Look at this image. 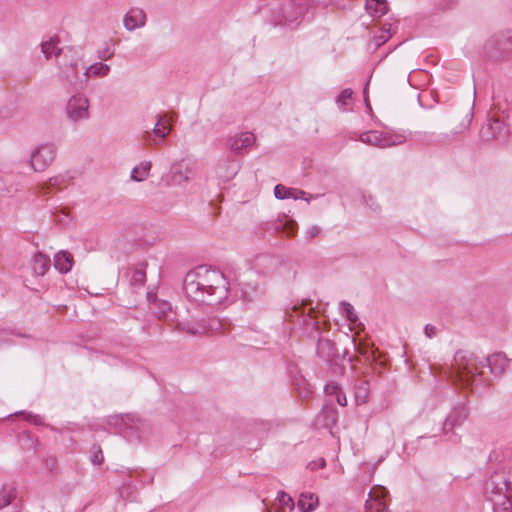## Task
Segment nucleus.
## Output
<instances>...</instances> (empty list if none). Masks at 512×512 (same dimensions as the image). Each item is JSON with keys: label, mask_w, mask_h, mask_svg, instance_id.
<instances>
[{"label": "nucleus", "mask_w": 512, "mask_h": 512, "mask_svg": "<svg viewBox=\"0 0 512 512\" xmlns=\"http://www.w3.org/2000/svg\"><path fill=\"white\" fill-rule=\"evenodd\" d=\"M353 91L349 88H346L341 91L338 95L336 102L340 107H345L348 104V101L352 99Z\"/></svg>", "instance_id": "obj_34"}, {"label": "nucleus", "mask_w": 512, "mask_h": 512, "mask_svg": "<svg viewBox=\"0 0 512 512\" xmlns=\"http://www.w3.org/2000/svg\"><path fill=\"white\" fill-rule=\"evenodd\" d=\"M168 121V116L165 114L157 116V121L154 128L152 129V132L155 136L159 137L160 139H164L170 133L171 129L166 125Z\"/></svg>", "instance_id": "obj_23"}, {"label": "nucleus", "mask_w": 512, "mask_h": 512, "mask_svg": "<svg viewBox=\"0 0 512 512\" xmlns=\"http://www.w3.org/2000/svg\"><path fill=\"white\" fill-rule=\"evenodd\" d=\"M478 368L476 357L468 351L460 350L454 356L451 376L466 387L473 389L474 386L482 384Z\"/></svg>", "instance_id": "obj_4"}, {"label": "nucleus", "mask_w": 512, "mask_h": 512, "mask_svg": "<svg viewBox=\"0 0 512 512\" xmlns=\"http://www.w3.org/2000/svg\"><path fill=\"white\" fill-rule=\"evenodd\" d=\"M341 307L343 314L346 316L349 322L352 324L356 323L358 320V316L355 313L353 306L348 302H342Z\"/></svg>", "instance_id": "obj_32"}, {"label": "nucleus", "mask_w": 512, "mask_h": 512, "mask_svg": "<svg viewBox=\"0 0 512 512\" xmlns=\"http://www.w3.org/2000/svg\"><path fill=\"white\" fill-rule=\"evenodd\" d=\"M157 136L154 135L152 131H146L143 135V140L148 146H154L159 143V141L156 139Z\"/></svg>", "instance_id": "obj_39"}, {"label": "nucleus", "mask_w": 512, "mask_h": 512, "mask_svg": "<svg viewBox=\"0 0 512 512\" xmlns=\"http://www.w3.org/2000/svg\"><path fill=\"white\" fill-rule=\"evenodd\" d=\"M468 411L464 406H457L451 410V412L446 417L442 431L444 434H448L453 432V430L457 427H460L467 419Z\"/></svg>", "instance_id": "obj_10"}, {"label": "nucleus", "mask_w": 512, "mask_h": 512, "mask_svg": "<svg viewBox=\"0 0 512 512\" xmlns=\"http://www.w3.org/2000/svg\"><path fill=\"white\" fill-rule=\"evenodd\" d=\"M146 24L145 12L137 7L131 8L124 16L123 25L128 31L141 28Z\"/></svg>", "instance_id": "obj_11"}, {"label": "nucleus", "mask_w": 512, "mask_h": 512, "mask_svg": "<svg viewBox=\"0 0 512 512\" xmlns=\"http://www.w3.org/2000/svg\"><path fill=\"white\" fill-rule=\"evenodd\" d=\"M53 264L60 273H67L72 268L73 257L66 251H60L55 254Z\"/></svg>", "instance_id": "obj_17"}, {"label": "nucleus", "mask_w": 512, "mask_h": 512, "mask_svg": "<svg viewBox=\"0 0 512 512\" xmlns=\"http://www.w3.org/2000/svg\"><path fill=\"white\" fill-rule=\"evenodd\" d=\"M110 72V66L101 62H97L89 66L84 71V80L86 83L91 76L104 77Z\"/></svg>", "instance_id": "obj_20"}, {"label": "nucleus", "mask_w": 512, "mask_h": 512, "mask_svg": "<svg viewBox=\"0 0 512 512\" xmlns=\"http://www.w3.org/2000/svg\"><path fill=\"white\" fill-rule=\"evenodd\" d=\"M273 227L276 230L283 231L284 233H286L289 236H293L297 232V229H298L297 223L294 220L289 219L285 215L283 217L279 218L274 223Z\"/></svg>", "instance_id": "obj_21"}, {"label": "nucleus", "mask_w": 512, "mask_h": 512, "mask_svg": "<svg viewBox=\"0 0 512 512\" xmlns=\"http://www.w3.org/2000/svg\"><path fill=\"white\" fill-rule=\"evenodd\" d=\"M64 184H65V178L62 176H56V177L50 178L45 183L37 185V187L35 189H36L37 194L45 195L46 193H48L50 188H53V187L60 188Z\"/></svg>", "instance_id": "obj_24"}, {"label": "nucleus", "mask_w": 512, "mask_h": 512, "mask_svg": "<svg viewBox=\"0 0 512 512\" xmlns=\"http://www.w3.org/2000/svg\"><path fill=\"white\" fill-rule=\"evenodd\" d=\"M57 36L50 37L41 43V50L46 59L54 57L60 77L73 85L79 80V51L72 46L60 47Z\"/></svg>", "instance_id": "obj_2"}, {"label": "nucleus", "mask_w": 512, "mask_h": 512, "mask_svg": "<svg viewBox=\"0 0 512 512\" xmlns=\"http://www.w3.org/2000/svg\"><path fill=\"white\" fill-rule=\"evenodd\" d=\"M177 330L191 336H201L206 333L205 323L203 320H184L177 323Z\"/></svg>", "instance_id": "obj_14"}, {"label": "nucleus", "mask_w": 512, "mask_h": 512, "mask_svg": "<svg viewBox=\"0 0 512 512\" xmlns=\"http://www.w3.org/2000/svg\"><path fill=\"white\" fill-rule=\"evenodd\" d=\"M191 173V169L183 160L177 161L171 165L166 182L168 185H181L190 180Z\"/></svg>", "instance_id": "obj_8"}, {"label": "nucleus", "mask_w": 512, "mask_h": 512, "mask_svg": "<svg viewBox=\"0 0 512 512\" xmlns=\"http://www.w3.org/2000/svg\"><path fill=\"white\" fill-rule=\"evenodd\" d=\"M304 306H305L304 303H302L300 306L294 305L293 310H294V312H296L301 309L302 310L301 315L304 316L303 323L306 325H309L310 323L308 321L312 320L311 313L313 312V308H309L307 315H305Z\"/></svg>", "instance_id": "obj_38"}, {"label": "nucleus", "mask_w": 512, "mask_h": 512, "mask_svg": "<svg viewBox=\"0 0 512 512\" xmlns=\"http://www.w3.org/2000/svg\"><path fill=\"white\" fill-rule=\"evenodd\" d=\"M311 325H313V326H317V325H318V323H317V322H313V323H311Z\"/></svg>", "instance_id": "obj_52"}, {"label": "nucleus", "mask_w": 512, "mask_h": 512, "mask_svg": "<svg viewBox=\"0 0 512 512\" xmlns=\"http://www.w3.org/2000/svg\"><path fill=\"white\" fill-rule=\"evenodd\" d=\"M256 141V137L251 132H242L238 135L232 136L228 139L227 144L229 148L236 152L240 153L244 149L252 146Z\"/></svg>", "instance_id": "obj_12"}, {"label": "nucleus", "mask_w": 512, "mask_h": 512, "mask_svg": "<svg viewBox=\"0 0 512 512\" xmlns=\"http://www.w3.org/2000/svg\"><path fill=\"white\" fill-rule=\"evenodd\" d=\"M183 291L192 301L218 304L227 298L229 283L220 270L198 266L186 274Z\"/></svg>", "instance_id": "obj_1"}, {"label": "nucleus", "mask_w": 512, "mask_h": 512, "mask_svg": "<svg viewBox=\"0 0 512 512\" xmlns=\"http://www.w3.org/2000/svg\"><path fill=\"white\" fill-rule=\"evenodd\" d=\"M16 498V489L12 486H3L0 490V509L10 505Z\"/></svg>", "instance_id": "obj_25"}, {"label": "nucleus", "mask_w": 512, "mask_h": 512, "mask_svg": "<svg viewBox=\"0 0 512 512\" xmlns=\"http://www.w3.org/2000/svg\"><path fill=\"white\" fill-rule=\"evenodd\" d=\"M56 151L54 144H42L38 146L30 157L32 169L36 172L44 171L53 162Z\"/></svg>", "instance_id": "obj_6"}, {"label": "nucleus", "mask_w": 512, "mask_h": 512, "mask_svg": "<svg viewBox=\"0 0 512 512\" xmlns=\"http://www.w3.org/2000/svg\"><path fill=\"white\" fill-rule=\"evenodd\" d=\"M333 344L328 339H320L317 344V351L318 353L323 357H330L332 354L328 352L327 354H324V349H332Z\"/></svg>", "instance_id": "obj_36"}, {"label": "nucleus", "mask_w": 512, "mask_h": 512, "mask_svg": "<svg viewBox=\"0 0 512 512\" xmlns=\"http://www.w3.org/2000/svg\"><path fill=\"white\" fill-rule=\"evenodd\" d=\"M340 391V387L335 383L327 384L325 386V393L329 396H336Z\"/></svg>", "instance_id": "obj_41"}, {"label": "nucleus", "mask_w": 512, "mask_h": 512, "mask_svg": "<svg viewBox=\"0 0 512 512\" xmlns=\"http://www.w3.org/2000/svg\"><path fill=\"white\" fill-rule=\"evenodd\" d=\"M376 512H391L386 506L385 504L383 505H380L378 507L375 508Z\"/></svg>", "instance_id": "obj_49"}, {"label": "nucleus", "mask_w": 512, "mask_h": 512, "mask_svg": "<svg viewBox=\"0 0 512 512\" xmlns=\"http://www.w3.org/2000/svg\"><path fill=\"white\" fill-rule=\"evenodd\" d=\"M26 419H27V421L32 422V423L37 424V425L43 423L42 418L40 416L33 415L31 413L27 414Z\"/></svg>", "instance_id": "obj_44"}, {"label": "nucleus", "mask_w": 512, "mask_h": 512, "mask_svg": "<svg viewBox=\"0 0 512 512\" xmlns=\"http://www.w3.org/2000/svg\"><path fill=\"white\" fill-rule=\"evenodd\" d=\"M486 364L490 367L491 372L500 374L505 371L508 365V360L503 353H495L486 358Z\"/></svg>", "instance_id": "obj_18"}, {"label": "nucleus", "mask_w": 512, "mask_h": 512, "mask_svg": "<svg viewBox=\"0 0 512 512\" xmlns=\"http://www.w3.org/2000/svg\"><path fill=\"white\" fill-rule=\"evenodd\" d=\"M90 101L83 93L73 94L67 101L65 112L69 121L78 123L90 118Z\"/></svg>", "instance_id": "obj_5"}, {"label": "nucleus", "mask_w": 512, "mask_h": 512, "mask_svg": "<svg viewBox=\"0 0 512 512\" xmlns=\"http://www.w3.org/2000/svg\"><path fill=\"white\" fill-rule=\"evenodd\" d=\"M151 166L152 164L150 161L141 162L132 169L130 178L137 182L144 181L149 176Z\"/></svg>", "instance_id": "obj_22"}, {"label": "nucleus", "mask_w": 512, "mask_h": 512, "mask_svg": "<svg viewBox=\"0 0 512 512\" xmlns=\"http://www.w3.org/2000/svg\"><path fill=\"white\" fill-rule=\"evenodd\" d=\"M360 141L365 144L385 148L401 145L404 143L405 138L402 135H391L380 131H368L361 134Z\"/></svg>", "instance_id": "obj_7"}, {"label": "nucleus", "mask_w": 512, "mask_h": 512, "mask_svg": "<svg viewBox=\"0 0 512 512\" xmlns=\"http://www.w3.org/2000/svg\"><path fill=\"white\" fill-rule=\"evenodd\" d=\"M303 14V9L300 8L299 11L295 14V16L291 17L290 15H288V11L285 10V19H284V24L287 25V26H290V27H294L295 25L298 24L299 22V19L300 17L302 16Z\"/></svg>", "instance_id": "obj_35"}, {"label": "nucleus", "mask_w": 512, "mask_h": 512, "mask_svg": "<svg viewBox=\"0 0 512 512\" xmlns=\"http://www.w3.org/2000/svg\"><path fill=\"white\" fill-rule=\"evenodd\" d=\"M288 198H292L295 200L302 199L309 203L315 197L306 193L305 191H303L301 189L290 188V191H288Z\"/></svg>", "instance_id": "obj_29"}, {"label": "nucleus", "mask_w": 512, "mask_h": 512, "mask_svg": "<svg viewBox=\"0 0 512 512\" xmlns=\"http://www.w3.org/2000/svg\"><path fill=\"white\" fill-rule=\"evenodd\" d=\"M321 233V228L317 225H312L307 228L306 236L308 239H313Z\"/></svg>", "instance_id": "obj_40"}, {"label": "nucleus", "mask_w": 512, "mask_h": 512, "mask_svg": "<svg viewBox=\"0 0 512 512\" xmlns=\"http://www.w3.org/2000/svg\"><path fill=\"white\" fill-rule=\"evenodd\" d=\"M485 493L495 511L509 512L512 500V467L491 474L485 483Z\"/></svg>", "instance_id": "obj_3"}, {"label": "nucleus", "mask_w": 512, "mask_h": 512, "mask_svg": "<svg viewBox=\"0 0 512 512\" xmlns=\"http://www.w3.org/2000/svg\"><path fill=\"white\" fill-rule=\"evenodd\" d=\"M319 504L318 496L311 492H303L297 502V507L301 512H312Z\"/></svg>", "instance_id": "obj_16"}, {"label": "nucleus", "mask_w": 512, "mask_h": 512, "mask_svg": "<svg viewBox=\"0 0 512 512\" xmlns=\"http://www.w3.org/2000/svg\"><path fill=\"white\" fill-rule=\"evenodd\" d=\"M424 333L428 338H432L437 335V329L436 327L427 324L424 328Z\"/></svg>", "instance_id": "obj_43"}, {"label": "nucleus", "mask_w": 512, "mask_h": 512, "mask_svg": "<svg viewBox=\"0 0 512 512\" xmlns=\"http://www.w3.org/2000/svg\"><path fill=\"white\" fill-rule=\"evenodd\" d=\"M472 119V112L467 111L465 115L461 119H459V123L457 126H455L449 133H444L440 135L439 142L449 144L459 139V137L469 129Z\"/></svg>", "instance_id": "obj_9"}, {"label": "nucleus", "mask_w": 512, "mask_h": 512, "mask_svg": "<svg viewBox=\"0 0 512 512\" xmlns=\"http://www.w3.org/2000/svg\"><path fill=\"white\" fill-rule=\"evenodd\" d=\"M281 512H291L294 509L295 503L291 496L287 493L280 491L277 496Z\"/></svg>", "instance_id": "obj_26"}, {"label": "nucleus", "mask_w": 512, "mask_h": 512, "mask_svg": "<svg viewBox=\"0 0 512 512\" xmlns=\"http://www.w3.org/2000/svg\"><path fill=\"white\" fill-rule=\"evenodd\" d=\"M288 191H290V188H287L282 184H278L274 188V195L277 199H287Z\"/></svg>", "instance_id": "obj_37"}, {"label": "nucleus", "mask_w": 512, "mask_h": 512, "mask_svg": "<svg viewBox=\"0 0 512 512\" xmlns=\"http://www.w3.org/2000/svg\"><path fill=\"white\" fill-rule=\"evenodd\" d=\"M504 132V127L501 121L497 118L488 120V122L481 128L480 137L484 141L498 139Z\"/></svg>", "instance_id": "obj_13"}, {"label": "nucleus", "mask_w": 512, "mask_h": 512, "mask_svg": "<svg viewBox=\"0 0 512 512\" xmlns=\"http://www.w3.org/2000/svg\"><path fill=\"white\" fill-rule=\"evenodd\" d=\"M30 266L33 274L43 276L50 268V259L42 253H36L31 259Z\"/></svg>", "instance_id": "obj_15"}, {"label": "nucleus", "mask_w": 512, "mask_h": 512, "mask_svg": "<svg viewBox=\"0 0 512 512\" xmlns=\"http://www.w3.org/2000/svg\"><path fill=\"white\" fill-rule=\"evenodd\" d=\"M369 201H371L370 203L367 201V204L370 205V207L373 209V210H377L378 209V205L375 203L374 199L369 196Z\"/></svg>", "instance_id": "obj_48"}, {"label": "nucleus", "mask_w": 512, "mask_h": 512, "mask_svg": "<svg viewBox=\"0 0 512 512\" xmlns=\"http://www.w3.org/2000/svg\"><path fill=\"white\" fill-rule=\"evenodd\" d=\"M207 332H220L222 329V322L217 318H209L203 320Z\"/></svg>", "instance_id": "obj_33"}, {"label": "nucleus", "mask_w": 512, "mask_h": 512, "mask_svg": "<svg viewBox=\"0 0 512 512\" xmlns=\"http://www.w3.org/2000/svg\"><path fill=\"white\" fill-rule=\"evenodd\" d=\"M155 314L161 319L167 317L168 313L171 312L172 306L167 301H158L155 303Z\"/></svg>", "instance_id": "obj_28"}, {"label": "nucleus", "mask_w": 512, "mask_h": 512, "mask_svg": "<svg viewBox=\"0 0 512 512\" xmlns=\"http://www.w3.org/2000/svg\"><path fill=\"white\" fill-rule=\"evenodd\" d=\"M365 9L373 18H380L388 11L386 0H367Z\"/></svg>", "instance_id": "obj_19"}, {"label": "nucleus", "mask_w": 512, "mask_h": 512, "mask_svg": "<svg viewBox=\"0 0 512 512\" xmlns=\"http://www.w3.org/2000/svg\"><path fill=\"white\" fill-rule=\"evenodd\" d=\"M146 281V273L143 269H136L131 276V285L134 287H141Z\"/></svg>", "instance_id": "obj_30"}, {"label": "nucleus", "mask_w": 512, "mask_h": 512, "mask_svg": "<svg viewBox=\"0 0 512 512\" xmlns=\"http://www.w3.org/2000/svg\"><path fill=\"white\" fill-rule=\"evenodd\" d=\"M372 500L373 499H371L369 497V499L366 501V503H365V511L366 512H374V507H373Z\"/></svg>", "instance_id": "obj_47"}, {"label": "nucleus", "mask_w": 512, "mask_h": 512, "mask_svg": "<svg viewBox=\"0 0 512 512\" xmlns=\"http://www.w3.org/2000/svg\"><path fill=\"white\" fill-rule=\"evenodd\" d=\"M336 397V401L339 405L341 406H346L347 404V398H346V395L344 393H342L341 391L335 396Z\"/></svg>", "instance_id": "obj_45"}, {"label": "nucleus", "mask_w": 512, "mask_h": 512, "mask_svg": "<svg viewBox=\"0 0 512 512\" xmlns=\"http://www.w3.org/2000/svg\"><path fill=\"white\" fill-rule=\"evenodd\" d=\"M326 465V461L324 459L320 460V466L323 468Z\"/></svg>", "instance_id": "obj_50"}, {"label": "nucleus", "mask_w": 512, "mask_h": 512, "mask_svg": "<svg viewBox=\"0 0 512 512\" xmlns=\"http://www.w3.org/2000/svg\"><path fill=\"white\" fill-rule=\"evenodd\" d=\"M113 56V51H111L109 48H105L103 51L100 52L99 58L107 60Z\"/></svg>", "instance_id": "obj_46"}, {"label": "nucleus", "mask_w": 512, "mask_h": 512, "mask_svg": "<svg viewBox=\"0 0 512 512\" xmlns=\"http://www.w3.org/2000/svg\"><path fill=\"white\" fill-rule=\"evenodd\" d=\"M367 397H368L367 383L366 382H362L357 387L356 392H355V399H356L357 404H364V403H366Z\"/></svg>", "instance_id": "obj_31"}, {"label": "nucleus", "mask_w": 512, "mask_h": 512, "mask_svg": "<svg viewBox=\"0 0 512 512\" xmlns=\"http://www.w3.org/2000/svg\"><path fill=\"white\" fill-rule=\"evenodd\" d=\"M104 460L103 453L101 449H98L94 454L92 455L91 461L93 464L100 465Z\"/></svg>", "instance_id": "obj_42"}, {"label": "nucleus", "mask_w": 512, "mask_h": 512, "mask_svg": "<svg viewBox=\"0 0 512 512\" xmlns=\"http://www.w3.org/2000/svg\"><path fill=\"white\" fill-rule=\"evenodd\" d=\"M330 413H331V417H332L333 421H335V415H336L335 411H330Z\"/></svg>", "instance_id": "obj_51"}, {"label": "nucleus", "mask_w": 512, "mask_h": 512, "mask_svg": "<svg viewBox=\"0 0 512 512\" xmlns=\"http://www.w3.org/2000/svg\"><path fill=\"white\" fill-rule=\"evenodd\" d=\"M387 495L388 490L382 486L374 487L369 492V497L376 502L377 507L384 504L383 498H385Z\"/></svg>", "instance_id": "obj_27"}]
</instances>
